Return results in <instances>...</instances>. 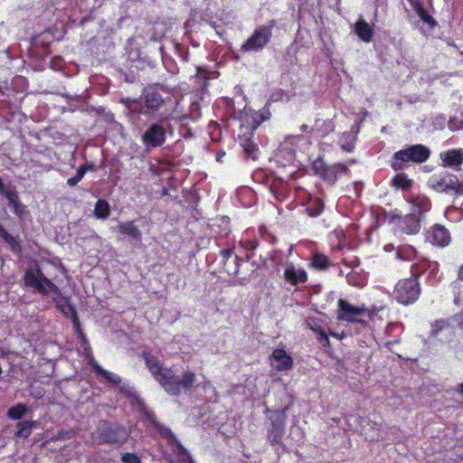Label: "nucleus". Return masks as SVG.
Here are the masks:
<instances>
[{
    "label": "nucleus",
    "mask_w": 463,
    "mask_h": 463,
    "mask_svg": "<svg viewBox=\"0 0 463 463\" xmlns=\"http://www.w3.org/2000/svg\"><path fill=\"white\" fill-rule=\"evenodd\" d=\"M71 322H72L73 328L75 330L76 335L78 333H80V331H83L82 328H81V325H80L79 317H74V319H72Z\"/></svg>",
    "instance_id": "5fc2aeb1"
},
{
    "label": "nucleus",
    "mask_w": 463,
    "mask_h": 463,
    "mask_svg": "<svg viewBox=\"0 0 463 463\" xmlns=\"http://www.w3.org/2000/svg\"><path fill=\"white\" fill-rule=\"evenodd\" d=\"M421 288L416 278L400 279L393 289L392 297L403 306L414 304L420 298Z\"/></svg>",
    "instance_id": "20e7f679"
},
{
    "label": "nucleus",
    "mask_w": 463,
    "mask_h": 463,
    "mask_svg": "<svg viewBox=\"0 0 463 463\" xmlns=\"http://www.w3.org/2000/svg\"><path fill=\"white\" fill-rule=\"evenodd\" d=\"M354 32L364 43H370L373 39V30L364 19H359L354 24Z\"/></svg>",
    "instance_id": "cd10ccee"
},
{
    "label": "nucleus",
    "mask_w": 463,
    "mask_h": 463,
    "mask_svg": "<svg viewBox=\"0 0 463 463\" xmlns=\"http://www.w3.org/2000/svg\"><path fill=\"white\" fill-rule=\"evenodd\" d=\"M142 357L145 361L146 368L153 375L155 380L166 369L165 367H163L160 360L156 356L151 354L148 352H143Z\"/></svg>",
    "instance_id": "393cba45"
},
{
    "label": "nucleus",
    "mask_w": 463,
    "mask_h": 463,
    "mask_svg": "<svg viewBox=\"0 0 463 463\" xmlns=\"http://www.w3.org/2000/svg\"><path fill=\"white\" fill-rule=\"evenodd\" d=\"M0 237H2L12 248L13 250L17 251L19 245L14 238L9 234L5 229L0 224Z\"/></svg>",
    "instance_id": "79ce46f5"
},
{
    "label": "nucleus",
    "mask_w": 463,
    "mask_h": 463,
    "mask_svg": "<svg viewBox=\"0 0 463 463\" xmlns=\"http://www.w3.org/2000/svg\"><path fill=\"white\" fill-rule=\"evenodd\" d=\"M391 183L393 187L402 190L411 189L413 184L412 180L408 178L407 175L404 173H399L395 175L392 177Z\"/></svg>",
    "instance_id": "72a5a7b5"
},
{
    "label": "nucleus",
    "mask_w": 463,
    "mask_h": 463,
    "mask_svg": "<svg viewBox=\"0 0 463 463\" xmlns=\"http://www.w3.org/2000/svg\"><path fill=\"white\" fill-rule=\"evenodd\" d=\"M457 391H458V392L461 396H463V383H459V384L458 385V387H457Z\"/></svg>",
    "instance_id": "0e129e2a"
},
{
    "label": "nucleus",
    "mask_w": 463,
    "mask_h": 463,
    "mask_svg": "<svg viewBox=\"0 0 463 463\" xmlns=\"http://www.w3.org/2000/svg\"><path fill=\"white\" fill-rule=\"evenodd\" d=\"M122 463H141L140 458L134 453L127 452L121 457Z\"/></svg>",
    "instance_id": "de8ad7c7"
},
{
    "label": "nucleus",
    "mask_w": 463,
    "mask_h": 463,
    "mask_svg": "<svg viewBox=\"0 0 463 463\" xmlns=\"http://www.w3.org/2000/svg\"><path fill=\"white\" fill-rule=\"evenodd\" d=\"M420 20L428 24L430 28H434L438 25L437 21L429 14V12L424 8V6L418 8L415 11Z\"/></svg>",
    "instance_id": "ea45409f"
},
{
    "label": "nucleus",
    "mask_w": 463,
    "mask_h": 463,
    "mask_svg": "<svg viewBox=\"0 0 463 463\" xmlns=\"http://www.w3.org/2000/svg\"><path fill=\"white\" fill-rule=\"evenodd\" d=\"M444 166L455 167L463 164V148L449 149L440 154Z\"/></svg>",
    "instance_id": "5701e85b"
},
{
    "label": "nucleus",
    "mask_w": 463,
    "mask_h": 463,
    "mask_svg": "<svg viewBox=\"0 0 463 463\" xmlns=\"http://www.w3.org/2000/svg\"><path fill=\"white\" fill-rule=\"evenodd\" d=\"M422 221L423 219L416 213L397 216L396 232L407 235H415L420 232Z\"/></svg>",
    "instance_id": "4468645a"
},
{
    "label": "nucleus",
    "mask_w": 463,
    "mask_h": 463,
    "mask_svg": "<svg viewBox=\"0 0 463 463\" xmlns=\"http://www.w3.org/2000/svg\"><path fill=\"white\" fill-rule=\"evenodd\" d=\"M49 267L50 265L46 264V267L37 265L36 269L31 268V288L42 295H60L59 288L52 281V279L48 278L50 274L46 271V268Z\"/></svg>",
    "instance_id": "0eeeda50"
},
{
    "label": "nucleus",
    "mask_w": 463,
    "mask_h": 463,
    "mask_svg": "<svg viewBox=\"0 0 463 463\" xmlns=\"http://www.w3.org/2000/svg\"><path fill=\"white\" fill-rule=\"evenodd\" d=\"M313 168L316 175L332 185L336 183L339 176L347 175L351 173L348 165L345 164L335 163L327 165L323 160H317L313 165Z\"/></svg>",
    "instance_id": "6e6552de"
},
{
    "label": "nucleus",
    "mask_w": 463,
    "mask_h": 463,
    "mask_svg": "<svg viewBox=\"0 0 463 463\" xmlns=\"http://www.w3.org/2000/svg\"><path fill=\"white\" fill-rule=\"evenodd\" d=\"M28 411L25 404H17L11 407L7 411V416L12 420H20Z\"/></svg>",
    "instance_id": "4c0bfd02"
},
{
    "label": "nucleus",
    "mask_w": 463,
    "mask_h": 463,
    "mask_svg": "<svg viewBox=\"0 0 463 463\" xmlns=\"http://www.w3.org/2000/svg\"><path fill=\"white\" fill-rule=\"evenodd\" d=\"M140 139L147 150L160 147L166 140V130L161 123H152L144 131Z\"/></svg>",
    "instance_id": "9b49d317"
},
{
    "label": "nucleus",
    "mask_w": 463,
    "mask_h": 463,
    "mask_svg": "<svg viewBox=\"0 0 463 463\" xmlns=\"http://www.w3.org/2000/svg\"><path fill=\"white\" fill-rule=\"evenodd\" d=\"M52 66L53 69H59L63 66V59L60 56L54 57L52 61Z\"/></svg>",
    "instance_id": "3c124183"
},
{
    "label": "nucleus",
    "mask_w": 463,
    "mask_h": 463,
    "mask_svg": "<svg viewBox=\"0 0 463 463\" xmlns=\"http://www.w3.org/2000/svg\"><path fill=\"white\" fill-rule=\"evenodd\" d=\"M18 430L15 433L17 438L26 439L29 436V421H22L17 423Z\"/></svg>",
    "instance_id": "a18cd8bd"
},
{
    "label": "nucleus",
    "mask_w": 463,
    "mask_h": 463,
    "mask_svg": "<svg viewBox=\"0 0 463 463\" xmlns=\"http://www.w3.org/2000/svg\"><path fill=\"white\" fill-rule=\"evenodd\" d=\"M300 129H301L302 131H307V129H308V126L304 124V125H302V126L300 127Z\"/></svg>",
    "instance_id": "69168bd1"
},
{
    "label": "nucleus",
    "mask_w": 463,
    "mask_h": 463,
    "mask_svg": "<svg viewBox=\"0 0 463 463\" xmlns=\"http://www.w3.org/2000/svg\"><path fill=\"white\" fill-rule=\"evenodd\" d=\"M153 429L163 438L167 439L168 441H175L178 448L182 450L186 451V449L182 446L181 442L175 438L170 428L165 426L159 421L153 426Z\"/></svg>",
    "instance_id": "2f4dec72"
},
{
    "label": "nucleus",
    "mask_w": 463,
    "mask_h": 463,
    "mask_svg": "<svg viewBox=\"0 0 463 463\" xmlns=\"http://www.w3.org/2000/svg\"><path fill=\"white\" fill-rule=\"evenodd\" d=\"M454 328L448 319H439L431 323L430 336L440 342H449L454 335Z\"/></svg>",
    "instance_id": "dca6fc26"
},
{
    "label": "nucleus",
    "mask_w": 463,
    "mask_h": 463,
    "mask_svg": "<svg viewBox=\"0 0 463 463\" xmlns=\"http://www.w3.org/2000/svg\"><path fill=\"white\" fill-rule=\"evenodd\" d=\"M414 258L412 260L415 262L411 267V278H416L419 280V278L424 274H427V279L430 283L436 282L438 280V273L439 270V265L437 261H430L428 259L424 258H417L416 251L411 250Z\"/></svg>",
    "instance_id": "1a4fd4ad"
},
{
    "label": "nucleus",
    "mask_w": 463,
    "mask_h": 463,
    "mask_svg": "<svg viewBox=\"0 0 463 463\" xmlns=\"http://www.w3.org/2000/svg\"><path fill=\"white\" fill-rule=\"evenodd\" d=\"M83 349V355L87 360V364L91 367L92 371L98 377H102L109 383H112L118 385L121 383V379L118 376H115L109 371L103 369L98 362L95 360L90 345L81 346Z\"/></svg>",
    "instance_id": "2eb2a0df"
},
{
    "label": "nucleus",
    "mask_w": 463,
    "mask_h": 463,
    "mask_svg": "<svg viewBox=\"0 0 463 463\" xmlns=\"http://www.w3.org/2000/svg\"><path fill=\"white\" fill-rule=\"evenodd\" d=\"M428 184L438 193L452 194L453 190L458 188V178L455 175L442 172L432 175Z\"/></svg>",
    "instance_id": "f8f14e48"
},
{
    "label": "nucleus",
    "mask_w": 463,
    "mask_h": 463,
    "mask_svg": "<svg viewBox=\"0 0 463 463\" xmlns=\"http://www.w3.org/2000/svg\"><path fill=\"white\" fill-rule=\"evenodd\" d=\"M356 134L349 131L341 134L338 139V144L341 148L345 152H353L355 147Z\"/></svg>",
    "instance_id": "7c9ffc66"
},
{
    "label": "nucleus",
    "mask_w": 463,
    "mask_h": 463,
    "mask_svg": "<svg viewBox=\"0 0 463 463\" xmlns=\"http://www.w3.org/2000/svg\"><path fill=\"white\" fill-rule=\"evenodd\" d=\"M276 22L270 21L269 24H264L256 28L253 33L241 44V52H260L270 42L272 38L273 28Z\"/></svg>",
    "instance_id": "39448f33"
},
{
    "label": "nucleus",
    "mask_w": 463,
    "mask_h": 463,
    "mask_svg": "<svg viewBox=\"0 0 463 463\" xmlns=\"http://www.w3.org/2000/svg\"><path fill=\"white\" fill-rule=\"evenodd\" d=\"M452 194H455L457 195H462L463 194V183L458 182V188L453 190Z\"/></svg>",
    "instance_id": "052dcab7"
},
{
    "label": "nucleus",
    "mask_w": 463,
    "mask_h": 463,
    "mask_svg": "<svg viewBox=\"0 0 463 463\" xmlns=\"http://www.w3.org/2000/svg\"><path fill=\"white\" fill-rule=\"evenodd\" d=\"M337 319L348 323H357L364 326L366 322L358 317L368 314V309L364 307H355L351 305L347 300L339 298L337 301Z\"/></svg>",
    "instance_id": "9d476101"
},
{
    "label": "nucleus",
    "mask_w": 463,
    "mask_h": 463,
    "mask_svg": "<svg viewBox=\"0 0 463 463\" xmlns=\"http://www.w3.org/2000/svg\"><path fill=\"white\" fill-rule=\"evenodd\" d=\"M271 358L279 362L276 369L279 372L288 371L293 367V358L287 353L284 347L274 349L271 354Z\"/></svg>",
    "instance_id": "4be33fe9"
},
{
    "label": "nucleus",
    "mask_w": 463,
    "mask_h": 463,
    "mask_svg": "<svg viewBox=\"0 0 463 463\" xmlns=\"http://www.w3.org/2000/svg\"><path fill=\"white\" fill-rule=\"evenodd\" d=\"M56 307L59 308L65 317H70L71 320L74 319V317H78L76 308L69 301H66L65 305L57 303Z\"/></svg>",
    "instance_id": "a19ab883"
},
{
    "label": "nucleus",
    "mask_w": 463,
    "mask_h": 463,
    "mask_svg": "<svg viewBox=\"0 0 463 463\" xmlns=\"http://www.w3.org/2000/svg\"><path fill=\"white\" fill-rule=\"evenodd\" d=\"M265 229H266V227H265L264 225H261V226L260 227V232L261 234H263V233H264Z\"/></svg>",
    "instance_id": "338daca9"
},
{
    "label": "nucleus",
    "mask_w": 463,
    "mask_h": 463,
    "mask_svg": "<svg viewBox=\"0 0 463 463\" xmlns=\"http://www.w3.org/2000/svg\"><path fill=\"white\" fill-rule=\"evenodd\" d=\"M118 228L119 233L132 238L136 242H141L142 232L133 221L120 222Z\"/></svg>",
    "instance_id": "a878e982"
},
{
    "label": "nucleus",
    "mask_w": 463,
    "mask_h": 463,
    "mask_svg": "<svg viewBox=\"0 0 463 463\" xmlns=\"http://www.w3.org/2000/svg\"><path fill=\"white\" fill-rule=\"evenodd\" d=\"M430 156V150L422 144L410 145L395 152L391 158L390 165L394 171H402L412 164L426 162Z\"/></svg>",
    "instance_id": "7ed1b4c3"
},
{
    "label": "nucleus",
    "mask_w": 463,
    "mask_h": 463,
    "mask_svg": "<svg viewBox=\"0 0 463 463\" xmlns=\"http://www.w3.org/2000/svg\"><path fill=\"white\" fill-rule=\"evenodd\" d=\"M240 246L243 248L247 253V259L250 260L253 257V251L258 248L259 241L257 239L242 238L239 242Z\"/></svg>",
    "instance_id": "e433bc0d"
},
{
    "label": "nucleus",
    "mask_w": 463,
    "mask_h": 463,
    "mask_svg": "<svg viewBox=\"0 0 463 463\" xmlns=\"http://www.w3.org/2000/svg\"><path fill=\"white\" fill-rule=\"evenodd\" d=\"M408 203L411 204L412 213L424 219L425 214L431 209L430 200L424 194H410Z\"/></svg>",
    "instance_id": "f3484780"
},
{
    "label": "nucleus",
    "mask_w": 463,
    "mask_h": 463,
    "mask_svg": "<svg viewBox=\"0 0 463 463\" xmlns=\"http://www.w3.org/2000/svg\"><path fill=\"white\" fill-rule=\"evenodd\" d=\"M420 20L428 24L430 28H434L438 25L437 21L429 14V12L424 8V6L418 8L415 11Z\"/></svg>",
    "instance_id": "58836bf2"
},
{
    "label": "nucleus",
    "mask_w": 463,
    "mask_h": 463,
    "mask_svg": "<svg viewBox=\"0 0 463 463\" xmlns=\"http://www.w3.org/2000/svg\"><path fill=\"white\" fill-rule=\"evenodd\" d=\"M325 209V204L322 199L316 198L312 200L306 208L307 213L311 217L319 216Z\"/></svg>",
    "instance_id": "c9c22d12"
},
{
    "label": "nucleus",
    "mask_w": 463,
    "mask_h": 463,
    "mask_svg": "<svg viewBox=\"0 0 463 463\" xmlns=\"http://www.w3.org/2000/svg\"><path fill=\"white\" fill-rule=\"evenodd\" d=\"M309 265L316 270H326L334 266V263L324 253L315 252L310 259Z\"/></svg>",
    "instance_id": "c85d7f7f"
},
{
    "label": "nucleus",
    "mask_w": 463,
    "mask_h": 463,
    "mask_svg": "<svg viewBox=\"0 0 463 463\" xmlns=\"http://www.w3.org/2000/svg\"><path fill=\"white\" fill-rule=\"evenodd\" d=\"M410 5H411L412 9L414 11L418 10V8H420L423 6V4L421 3V0H408Z\"/></svg>",
    "instance_id": "6e6d98bb"
},
{
    "label": "nucleus",
    "mask_w": 463,
    "mask_h": 463,
    "mask_svg": "<svg viewBox=\"0 0 463 463\" xmlns=\"http://www.w3.org/2000/svg\"><path fill=\"white\" fill-rule=\"evenodd\" d=\"M286 408L282 410L271 411L267 408L264 411L265 414L271 413L269 417L270 420V427L267 430V439L269 442L275 447L276 445L282 444V439L285 433L287 424Z\"/></svg>",
    "instance_id": "423d86ee"
},
{
    "label": "nucleus",
    "mask_w": 463,
    "mask_h": 463,
    "mask_svg": "<svg viewBox=\"0 0 463 463\" xmlns=\"http://www.w3.org/2000/svg\"><path fill=\"white\" fill-rule=\"evenodd\" d=\"M24 283L25 286H29V268L24 269Z\"/></svg>",
    "instance_id": "680f3d73"
},
{
    "label": "nucleus",
    "mask_w": 463,
    "mask_h": 463,
    "mask_svg": "<svg viewBox=\"0 0 463 463\" xmlns=\"http://www.w3.org/2000/svg\"><path fill=\"white\" fill-rule=\"evenodd\" d=\"M449 320L450 324L454 326V325H457L459 328L463 330V312L455 314L454 316L448 318Z\"/></svg>",
    "instance_id": "09e8293b"
},
{
    "label": "nucleus",
    "mask_w": 463,
    "mask_h": 463,
    "mask_svg": "<svg viewBox=\"0 0 463 463\" xmlns=\"http://www.w3.org/2000/svg\"><path fill=\"white\" fill-rule=\"evenodd\" d=\"M76 335H77V339L79 340V342H80L81 346L90 345V343H89V341H88V339L86 337V335L84 334L83 331H80Z\"/></svg>",
    "instance_id": "603ef678"
},
{
    "label": "nucleus",
    "mask_w": 463,
    "mask_h": 463,
    "mask_svg": "<svg viewBox=\"0 0 463 463\" xmlns=\"http://www.w3.org/2000/svg\"><path fill=\"white\" fill-rule=\"evenodd\" d=\"M345 279L349 286L359 288H364L367 283L366 274L363 271L355 270L354 269H352L348 273H346Z\"/></svg>",
    "instance_id": "c756f323"
},
{
    "label": "nucleus",
    "mask_w": 463,
    "mask_h": 463,
    "mask_svg": "<svg viewBox=\"0 0 463 463\" xmlns=\"http://www.w3.org/2000/svg\"><path fill=\"white\" fill-rule=\"evenodd\" d=\"M120 392L126 395L133 406L137 409H144V402L132 387L124 385L120 387Z\"/></svg>",
    "instance_id": "473e14b6"
},
{
    "label": "nucleus",
    "mask_w": 463,
    "mask_h": 463,
    "mask_svg": "<svg viewBox=\"0 0 463 463\" xmlns=\"http://www.w3.org/2000/svg\"><path fill=\"white\" fill-rule=\"evenodd\" d=\"M139 410H140V411H142V413L144 414L146 420L148 421L150 426L153 427L156 423L158 422L154 412L149 410H146L145 404H144V409H139Z\"/></svg>",
    "instance_id": "49530a36"
},
{
    "label": "nucleus",
    "mask_w": 463,
    "mask_h": 463,
    "mask_svg": "<svg viewBox=\"0 0 463 463\" xmlns=\"http://www.w3.org/2000/svg\"><path fill=\"white\" fill-rule=\"evenodd\" d=\"M329 335L333 337H336V338H339L337 333H334V332H330Z\"/></svg>",
    "instance_id": "774afa93"
},
{
    "label": "nucleus",
    "mask_w": 463,
    "mask_h": 463,
    "mask_svg": "<svg viewBox=\"0 0 463 463\" xmlns=\"http://www.w3.org/2000/svg\"><path fill=\"white\" fill-rule=\"evenodd\" d=\"M0 193L9 201L16 214H21L24 211V206L19 203L18 194L9 184H5L0 178Z\"/></svg>",
    "instance_id": "aec40b11"
},
{
    "label": "nucleus",
    "mask_w": 463,
    "mask_h": 463,
    "mask_svg": "<svg viewBox=\"0 0 463 463\" xmlns=\"http://www.w3.org/2000/svg\"><path fill=\"white\" fill-rule=\"evenodd\" d=\"M140 99L143 100L144 106L149 111L158 110L164 104L162 95L153 87L145 89Z\"/></svg>",
    "instance_id": "a211bd4d"
},
{
    "label": "nucleus",
    "mask_w": 463,
    "mask_h": 463,
    "mask_svg": "<svg viewBox=\"0 0 463 463\" xmlns=\"http://www.w3.org/2000/svg\"><path fill=\"white\" fill-rule=\"evenodd\" d=\"M284 279L291 286H298L305 284L308 279V276L304 269H297L293 263H289L284 270Z\"/></svg>",
    "instance_id": "6ab92c4d"
},
{
    "label": "nucleus",
    "mask_w": 463,
    "mask_h": 463,
    "mask_svg": "<svg viewBox=\"0 0 463 463\" xmlns=\"http://www.w3.org/2000/svg\"><path fill=\"white\" fill-rule=\"evenodd\" d=\"M450 287L453 288L454 292V299L453 303L456 306H461L463 305V297L460 295V284L458 281H453L450 284Z\"/></svg>",
    "instance_id": "37998d69"
},
{
    "label": "nucleus",
    "mask_w": 463,
    "mask_h": 463,
    "mask_svg": "<svg viewBox=\"0 0 463 463\" xmlns=\"http://www.w3.org/2000/svg\"><path fill=\"white\" fill-rule=\"evenodd\" d=\"M94 214L98 219H106L110 214V206L106 200L99 199L96 202Z\"/></svg>",
    "instance_id": "f704fd0d"
},
{
    "label": "nucleus",
    "mask_w": 463,
    "mask_h": 463,
    "mask_svg": "<svg viewBox=\"0 0 463 463\" xmlns=\"http://www.w3.org/2000/svg\"><path fill=\"white\" fill-rule=\"evenodd\" d=\"M424 236L427 242L438 248L447 247L451 241L449 231L439 223H435L430 226L425 232Z\"/></svg>",
    "instance_id": "ddd939ff"
},
{
    "label": "nucleus",
    "mask_w": 463,
    "mask_h": 463,
    "mask_svg": "<svg viewBox=\"0 0 463 463\" xmlns=\"http://www.w3.org/2000/svg\"><path fill=\"white\" fill-rule=\"evenodd\" d=\"M95 169V165L93 163H86L79 166L77 169V173L74 176L79 179V181H81V179L84 177L87 171H93Z\"/></svg>",
    "instance_id": "c03bdc74"
},
{
    "label": "nucleus",
    "mask_w": 463,
    "mask_h": 463,
    "mask_svg": "<svg viewBox=\"0 0 463 463\" xmlns=\"http://www.w3.org/2000/svg\"><path fill=\"white\" fill-rule=\"evenodd\" d=\"M342 262L349 267V268H355V267H358L359 264H360V260L357 257H354L352 260H347L346 258H343L342 259Z\"/></svg>",
    "instance_id": "8fccbe9b"
},
{
    "label": "nucleus",
    "mask_w": 463,
    "mask_h": 463,
    "mask_svg": "<svg viewBox=\"0 0 463 463\" xmlns=\"http://www.w3.org/2000/svg\"><path fill=\"white\" fill-rule=\"evenodd\" d=\"M334 126L330 120L317 119L309 131L310 138H323L333 132Z\"/></svg>",
    "instance_id": "b1692460"
},
{
    "label": "nucleus",
    "mask_w": 463,
    "mask_h": 463,
    "mask_svg": "<svg viewBox=\"0 0 463 463\" xmlns=\"http://www.w3.org/2000/svg\"><path fill=\"white\" fill-rule=\"evenodd\" d=\"M307 327L316 334L317 339L323 343L324 346H330V341L328 339V334L323 326L321 321L317 317H307L306 319Z\"/></svg>",
    "instance_id": "412c9836"
},
{
    "label": "nucleus",
    "mask_w": 463,
    "mask_h": 463,
    "mask_svg": "<svg viewBox=\"0 0 463 463\" xmlns=\"http://www.w3.org/2000/svg\"><path fill=\"white\" fill-rule=\"evenodd\" d=\"M156 381L170 396L177 397L182 391H189L194 386L196 375L194 372L187 370L183 372L181 378H178L173 369L166 368Z\"/></svg>",
    "instance_id": "f03ea898"
},
{
    "label": "nucleus",
    "mask_w": 463,
    "mask_h": 463,
    "mask_svg": "<svg viewBox=\"0 0 463 463\" xmlns=\"http://www.w3.org/2000/svg\"><path fill=\"white\" fill-rule=\"evenodd\" d=\"M458 278L463 281V264L458 268Z\"/></svg>",
    "instance_id": "e2e57ef3"
},
{
    "label": "nucleus",
    "mask_w": 463,
    "mask_h": 463,
    "mask_svg": "<svg viewBox=\"0 0 463 463\" xmlns=\"http://www.w3.org/2000/svg\"><path fill=\"white\" fill-rule=\"evenodd\" d=\"M252 133H250V137L243 135L240 137V142L241 147L243 148L245 156L247 158L256 160L258 158L259 147L258 145L252 140Z\"/></svg>",
    "instance_id": "bb28decb"
},
{
    "label": "nucleus",
    "mask_w": 463,
    "mask_h": 463,
    "mask_svg": "<svg viewBox=\"0 0 463 463\" xmlns=\"http://www.w3.org/2000/svg\"><path fill=\"white\" fill-rule=\"evenodd\" d=\"M79 179H77L76 176H73V177H71L67 180V184L70 186V187H73L75 186L78 183H79Z\"/></svg>",
    "instance_id": "bf43d9fd"
},
{
    "label": "nucleus",
    "mask_w": 463,
    "mask_h": 463,
    "mask_svg": "<svg viewBox=\"0 0 463 463\" xmlns=\"http://www.w3.org/2000/svg\"><path fill=\"white\" fill-rule=\"evenodd\" d=\"M127 429L115 421L101 420L90 437L96 445L122 446L128 439Z\"/></svg>",
    "instance_id": "f257e3e1"
},
{
    "label": "nucleus",
    "mask_w": 463,
    "mask_h": 463,
    "mask_svg": "<svg viewBox=\"0 0 463 463\" xmlns=\"http://www.w3.org/2000/svg\"><path fill=\"white\" fill-rule=\"evenodd\" d=\"M225 156H226V152L223 149H221V150L217 151V153L215 155V159H216L217 162L222 163L223 162V157Z\"/></svg>",
    "instance_id": "13d9d810"
},
{
    "label": "nucleus",
    "mask_w": 463,
    "mask_h": 463,
    "mask_svg": "<svg viewBox=\"0 0 463 463\" xmlns=\"http://www.w3.org/2000/svg\"><path fill=\"white\" fill-rule=\"evenodd\" d=\"M268 119V117L264 116V114H256V117L254 118V121H255V126H254V129L259 126L260 125L263 121L267 120Z\"/></svg>",
    "instance_id": "864d4df0"
},
{
    "label": "nucleus",
    "mask_w": 463,
    "mask_h": 463,
    "mask_svg": "<svg viewBox=\"0 0 463 463\" xmlns=\"http://www.w3.org/2000/svg\"><path fill=\"white\" fill-rule=\"evenodd\" d=\"M232 253H233V250L232 249H223L221 250V256L225 260L232 257Z\"/></svg>",
    "instance_id": "4d7b16f0"
}]
</instances>
